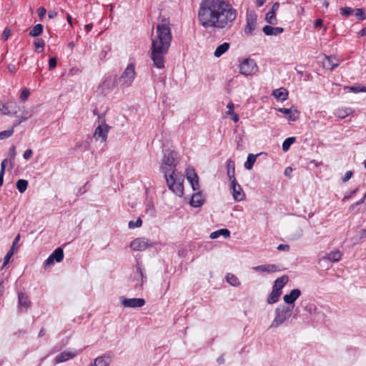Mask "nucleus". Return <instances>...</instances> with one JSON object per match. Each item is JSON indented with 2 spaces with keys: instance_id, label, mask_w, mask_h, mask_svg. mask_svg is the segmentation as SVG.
Returning <instances> with one entry per match:
<instances>
[{
  "instance_id": "obj_33",
  "label": "nucleus",
  "mask_w": 366,
  "mask_h": 366,
  "mask_svg": "<svg viewBox=\"0 0 366 366\" xmlns=\"http://www.w3.org/2000/svg\"><path fill=\"white\" fill-rule=\"evenodd\" d=\"M28 187V181L25 179H19L16 182V188L20 193H24Z\"/></svg>"
},
{
  "instance_id": "obj_7",
  "label": "nucleus",
  "mask_w": 366,
  "mask_h": 366,
  "mask_svg": "<svg viewBox=\"0 0 366 366\" xmlns=\"http://www.w3.org/2000/svg\"><path fill=\"white\" fill-rule=\"evenodd\" d=\"M110 127L103 120L100 124L95 129L94 137L96 139H101L102 142H105L107 139L108 133Z\"/></svg>"
},
{
  "instance_id": "obj_57",
  "label": "nucleus",
  "mask_w": 366,
  "mask_h": 366,
  "mask_svg": "<svg viewBox=\"0 0 366 366\" xmlns=\"http://www.w3.org/2000/svg\"><path fill=\"white\" fill-rule=\"evenodd\" d=\"M352 176V172L351 171H347L345 174V177L342 178V182H347Z\"/></svg>"
},
{
  "instance_id": "obj_35",
  "label": "nucleus",
  "mask_w": 366,
  "mask_h": 366,
  "mask_svg": "<svg viewBox=\"0 0 366 366\" xmlns=\"http://www.w3.org/2000/svg\"><path fill=\"white\" fill-rule=\"evenodd\" d=\"M352 109L350 108L339 109L336 111V115L340 118L344 119L351 114Z\"/></svg>"
},
{
  "instance_id": "obj_31",
  "label": "nucleus",
  "mask_w": 366,
  "mask_h": 366,
  "mask_svg": "<svg viewBox=\"0 0 366 366\" xmlns=\"http://www.w3.org/2000/svg\"><path fill=\"white\" fill-rule=\"evenodd\" d=\"M43 25L38 24L35 25L33 29L29 31V35L34 37L39 36L43 32Z\"/></svg>"
},
{
  "instance_id": "obj_63",
  "label": "nucleus",
  "mask_w": 366,
  "mask_h": 366,
  "mask_svg": "<svg viewBox=\"0 0 366 366\" xmlns=\"http://www.w3.org/2000/svg\"><path fill=\"white\" fill-rule=\"evenodd\" d=\"M57 15L56 12L54 11H49V14H48V16L50 19H53L54 17H56Z\"/></svg>"
},
{
  "instance_id": "obj_32",
  "label": "nucleus",
  "mask_w": 366,
  "mask_h": 366,
  "mask_svg": "<svg viewBox=\"0 0 366 366\" xmlns=\"http://www.w3.org/2000/svg\"><path fill=\"white\" fill-rule=\"evenodd\" d=\"M257 155L249 154L247 157V161L244 163V167L247 169H252L256 161Z\"/></svg>"
},
{
  "instance_id": "obj_62",
  "label": "nucleus",
  "mask_w": 366,
  "mask_h": 366,
  "mask_svg": "<svg viewBox=\"0 0 366 366\" xmlns=\"http://www.w3.org/2000/svg\"><path fill=\"white\" fill-rule=\"evenodd\" d=\"M322 26V20L320 19H316L315 21V27L318 28Z\"/></svg>"
},
{
  "instance_id": "obj_15",
  "label": "nucleus",
  "mask_w": 366,
  "mask_h": 366,
  "mask_svg": "<svg viewBox=\"0 0 366 366\" xmlns=\"http://www.w3.org/2000/svg\"><path fill=\"white\" fill-rule=\"evenodd\" d=\"M340 64V61L334 56L325 55L324 60L322 61V66L324 68L332 70L337 67Z\"/></svg>"
},
{
  "instance_id": "obj_55",
  "label": "nucleus",
  "mask_w": 366,
  "mask_h": 366,
  "mask_svg": "<svg viewBox=\"0 0 366 366\" xmlns=\"http://www.w3.org/2000/svg\"><path fill=\"white\" fill-rule=\"evenodd\" d=\"M290 245L285 244H281L277 247V249L280 251H285L287 252L290 250Z\"/></svg>"
},
{
  "instance_id": "obj_10",
  "label": "nucleus",
  "mask_w": 366,
  "mask_h": 366,
  "mask_svg": "<svg viewBox=\"0 0 366 366\" xmlns=\"http://www.w3.org/2000/svg\"><path fill=\"white\" fill-rule=\"evenodd\" d=\"M122 305L124 307L139 308L145 305V300L143 298H121Z\"/></svg>"
},
{
  "instance_id": "obj_18",
  "label": "nucleus",
  "mask_w": 366,
  "mask_h": 366,
  "mask_svg": "<svg viewBox=\"0 0 366 366\" xmlns=\"http://www.w3.org/2000/svg\"><path fill=\"white\" fill-rule=\"evenodd\" d=\"M204 202V198L202 192H197L193 194L190 200V204L194 207H201Z\"/></svg>"
},
{
  "instance_id": "obj_4",
  "label": "nucleus",
  "mask_w": 366,
  "mask_h": 366,
  "mask_svg": "<svg viewBox=\"0 0 366 366\" xmlns=\"http://www.w3.org/2000/svg\"><path fill=\"white\" fill-rule=\"evenodd\" d=\"M294 305H282L275 309V317L272 320L270 327H278L287 321L292 316Z\"/></svg>"
},
{
  "instance_id": "obj_19",
  "label": "nucleus",
  "mask_w": 366,
  "mask_h": 366,
  "mask_svg": "<svg viewBox=\"0 0 366 366\" xmlns=\"http://www.w3.org/2000/svg\"><path fill=\"white\" fill-rule=\"evenodd\" d=\"M342 254L340 250H334L327 253L325 257H324V259H327L332 262H339L342 259Z\"/></svg>"
},
{
  "instance_id": "obj_20",
  "label": "nucleus",
  "mask_w": 366,
  "mask_h": 366,
  "mask_svg": "<svg viewBox=\"0 0 366 366\" xmlns=\"http://www.w3.org/2000/svg\"><path fill=\"white\" fill-rule=\"evenodd\" d=\"M262 30L263 32L267 36H277L278 34H282L284 31V29L282 27H272L269 25L264 26Z\"/></svg>"
},
{
  "instance_id": "obj_5",
  "label": "nucleus",
  "mask_w": 366,
  "mask_h": 366,
  "mask_svg": "<svg viewBox=\"0 0 366 366\" xmlns=\"http://www.w3.org/2000/svg\"><path fill=\"white\" fill-rule=\"evenodd\" d=\"M136 78L135 64L130 63L127 65L120 77L118 82L121 86L129 87L134 82Z\"/></svg>"
},
{
  "instance_id": "obj_47",
  "label": "nucleus",
  "mask_w": 366,
  "mask_h": 366,
  "mask_svg": "<svg viewBox=\"0 0 366 366\" xmlns=\"http://www.w3.org/2000/svg\"><path fill=\"white\" fill-rule=\"evenodd\" d=\"M365 199H366V193L365 194L364 197L361 199H360L356 203L352 204V205H350V207L349 208L350 210V211H353L357 205H360V204H362V203H364Z\"/></svg>"
},
{
  "instance_id": "obj_1",
  "label": "nucleus",
  "mask_w": 366,
  "mask_h": 366,
  "mask_svg": "<svg viewBox=\"0 0 366 366\" xmlns=\"http://www.w3.org/2000/svg\"><path fill=\"white\" fill-rule=\"evenodd\" d=\"M237 15V10L226 0H202L198 20L205 29H224L232 26Z\"/></svg>"
},
{
  "instance_id": "obj_11",
  "label": "nucleus",
  "mask_w": 366,
  "mask_h": 366,
  "mask_svg": "<svg viewBox=\"0 0 366 366\" xmlns=\"http://www.w3.org/2000/svg\"><path fill=\"white\" fill-rule=\"evenodd\" d=\"M64 259V252L61 247H58L46 259L44 262L45 267H49L54 264L56 261V262H60Z\"/></svg>"
},
{
  "instance_id": "obj_56",
  "label": "nucleus",
  "mask_w": 366,
  "mask_h": 366,
  "mask_svg": "<svg viewBox=\"0 0 366 366\" xmlns=\"http://www.w3.org/2000/svg\"><path fill=\"white\" fill-rule=\"evenodd\" d=\"M37 12L39 18L42 19L45 16L46 10L44 7H40L38 9Z\"/></svg>"
},
{
  "instance_id": "obj_6",
  "label": "nucleus",
  "mask_w": 366,
  "mask_h": 366,
  "mask_svg": "<svg viewBox=\"0 0 366 366\" xmlns=\"http://www.w3.org/2000/svg\"><path fill=\"white\" fill-rule=\"evenodd\" d=\"M239 73L244 76H252L258 71V66L254 59L246 58L240 61Z\"/></svg>"
},
{
  "instance_id": "obj_24",
  "label": "nucleus",
  "mask_w": 366,
  "mask_h": 366,
  "mask_svg": "<svg viewBox=\"0 0 366 366\" xmlns=\"http://www.w3.org/2000/svg\"><path fill=\"white\" fill-rule=\"evenodd\" d=\"M288 280H289V277L287 275H283L280 277H278L274 281L273 288L277 289L278 291H282V288L287 283Z\"/></svg>"
},
{
  "instance_id": "obj_64",
  "label": "nucleus",
  "mask_w": 366,
  "mask_h": 366,
  "mask_svg": "<svg viewBox=\"0 0 366 366\" xmlns=\"http://www.w3.org/2000/svg\"><path fill=\"white\" fill-rule=\"evenodd\" d=\"M230 116L232 117V119L234 122H237L239 121V119L238 114H237L236 113H234L233 114H232Z\"/></svg>"
},
{
  "instance_id": "obj_22",
  "label": "nucleus",
  "mask_w": 366,
  "mask_h": 366,
  "mask_svg": "<svg viewBox=\"0 0 366 366\" xmlns=\"http://www.w3.org/2000/svg\"><path fill=\"white\" fill-rule=\"evenodd\" d=\"M234 172H235V164L234 162L229 159L227 161V173L229 178V180L233 181V179H236L234 177Z\"/></svg>"
},
{
  "instance_id": "obj_13",
  "label": "nucleus",
  "mask_w": 366,
  "mask_h": 366,
  "mask_svg": "<svg viewBox=\"0 0 366 366\" xmlns=\"http://www.w3.org/2000/svg\"><path fill=\"white\" fill-rule=\"evenodd\" d=\"M247 25L244 29V32L247 34H251L255 29L257 25V15L250 12L247 14Z\"/></svg>"
},
{
  "instance_id": "obj_51",
  "label": "nucleus",
  "mask_w": 366,
  "mask_h": 366,
  "mask_svg": "<svg viewBox=\"0 0 366 366\" xmlns=\"http://www.w3.org/2000/svg\"><path fill=\"white\" fill-rule=\"evenodd\" d=\"M29 91L26 89H23L21 93V95H20V98L22 99V100H26L29 98Z\"/></svg>"
},
{
  "instance_id": "obj_61",
  "label": "nucleus",
  "mask_w": 366,
  "mask_h": 366,
  "mask_svg": "<svg viewBox=\"0 0 366 366\" xmlns=\"http://www.w3.org/2000/svg\"><path fill=\"white\" fill-rule=\"evenodd\" d=\"M217 362L219 365H222L225 362V360H224V355H222L221 356H219L217 359Z\"/></svg>"
},
{
  "instance_id": "obj_9",
  "label": "nucleus",
  "mask_w": 366,
  "mask_h": 366,
  "mask_svg": "<svg viewBox=\"0 0 366 366\" xmlns=\"http://www.w3.org/2000/svg\"><path fill=\"white\" fill-rule=\"evenodd\" d=\"M152 245L153 244L144 237L137 238L130 243V247L134 251H144Z\"/></svg>"
},
{
  "instance_id": "obj_3",
  "label": "nucleus",
  "mask_w": 366,
  "mask_h": 366,
  "mask_svg": "<svg viewBox=\"0 0 366 366\" xmlns=\"http://www.w3.org/2000/svg\"><path fill=\"white\" fill-rule=\"evenodd\" d=\"M178 163V153L167 149L164 152L160 170L164 174L169 189L177 196L182 197L184 194V179L182 175L176 173Z\"/></svg>"
},
{
  "instance_id": "obj_16",
  "label": "nucleus",
  "mask_w": 366,
  "mask_h": 366,
  "mask_svg": "<svg viewBox=\"0 0 366 366\" xmlns=\"http://www.w3.org/2000/svg\"><path fill=\"white\" fill-rule=\"evenodd\" d=\"M301 295V291L299 289L291 290L290 294L285 295L283 300L287 305H294L295 300Z\"/></svg>"
},
{
  "instance_id": "obj_12",
  "label": "nucleus",
  "mask_w": 366,
  "mask_h": 366,
  "mask_svg": "<svg viewBox=\"0 0 366 366\" xmlns=\"http://www.w3.org/2000/svg\"><path fill=\"white\" fill-rule=\"evenodd\" d=\"M79 354L76 350H65L55 357V364H59L75 357Z\"/></svg>"
},
{
  "instance_id": "obj_41",
  "label": "nucleus",
  "mask_w": 366,
  "mask_h": 366,
  "mask_svg": "<svg viewBox=\"0 0 366 366\" xmlns=\"http://www.w3.org/2000/svg\"><path fill=\"white\" fill-rule=\"evenodd\" d=\"M353 14L360 20L362 21L366 19V14L362 9H355Z\"/></svg>"
},
{
  "instance_id": "obj_60",
  "label": "nucleus",
  "mask_w": 366,
  "mask_h": 366,
  "mask_svg": "<svg viewBox=\"0 0 366 366\" xmlns=\"http://www.w3.org/2000/svg\"><path fill=\"white\" fill-rule=\"evenodd\" d=\"M280 4L278 2H275L272 7L271 12H274L276 14L277 11L279 9Z\"/></svg>"
},
{
  "instance_id": "obj_52",
  "label": "nucleus",
  "mask_w": 366,
  "mask_h": 366,
  "mask_svg": "<svg viewBox=\"0 0 366 366\" xmlns=\"http://www.w3.org/2000/svg\"><path fill=\"white\" fill-rule=\"evenodd\" d=\"M227 107L228 109V111L227 112V115L230 116L234 113V105L232 102H229L227 104Z\"/></svg>"
},
{
  "instance_id": "obj_54",
  "label": "nucleus",
  "mask_w": 366,
  "mask_h": 366,
  "mask_svg": "<svg viewBox=\"0 0 366 366\" xmlns=\"http://www.w3.org/2000/svg\"><path fill=\"white\" fill-rule=\"evenodd\" d=\"M32 154H33L32 150L27 149L24 152L23 157L26 160H29L31 157Z\"/></svg>"
},
{
  "instance_id": "obj_28",
  "label": "nucleus",
  "mask_w": 366,
  "mask_h": 366,
  "mask_svg": "<svg viewBox=\"0 0 366 366\" xmlns=\"http://www.w3.org/2000/svg\"><path fill=\"white\" fill-rule=\"evenodd\" d=\"M221 235H222L225 238H229L230 237V232L227 229H220L212 232L209 237L211 239H216Z\"/></svg>"
},
{
  "instance_id": "obj_26",
  "label": "nucleus",
  "mask_w": 366,
  "mask_h": 366,
  "mask_svg": "<svg viewBox=\"0 0 366 366\" xmlns=\"http://www.w3.org/2000/svg\"><path fill=\"white\" fill-rule=\"evenodd\" d=\"M229 44L227 42H224L220 45H219L216 50L214 51V55L216 57H220L222 54H224L225 52L228 51L229 49Z\"/></svg>"
},
{
  "instance_id": "obj_29",
  "label": "nucleus",
  "mask_w": 366,
  "mask_h": 366,
  "mask_svg": "<svg viewBox=\"0 0 366 366\" xmlns=\"http://www.w3.org/2000/svg\"><path fill=\"white\" fill-rule=\"evenodd\" d=\"M273 95L277 99L284 101L287 99L288 93L285 89L280 88V89L274 90L273 92Z\"/></svg>"
},
{
  "instance_id": "obj_44",
  "label": "nucleus",
  "mask_w": 366,
  "mask_h": 366,
  "mask_svg": "<svg viewBox=\"0 0 366 366\" xmlns=\"http://www.w3.org/2000/svg\"><path fill=\"white\" fill-rule=\"evenodd\" d=\"M142 224V220L140 217H139L136 222L130 221L128 224V227L129 229H134L136 227H139Z\"/></svg>"
},
{
  "instance_id": "obj_23",
  "label": "nucleus",
  "mask_w": 366,
  "mask_h": 366,
  "mask_svg": "<svg viewBox=\"0 0 366 366\" xmlns=\"http://www.w3.org/2000/svg\"><path fill=\"white\" fill-rule=\"evenodd\" d=\"M19 298V307H24L25 309H28L31 305V302L29 300V297L26 295L23 292L18 293Z\"/></svg>"
},
{
  "instance_id": "obj_27",
  "label": "nucleus",
  "mask_w": 366,
  "mask_h": 366,
  "mask_svg": "<svg viewBox=\"0 0 366 366\" xmlns=\"http://www.w3.org/2000/svg\"><path fill=\"white\" fill-rule=\"evenodd\" d=\"M109 363L110 360L109 357L101 356L97 357L91 366H109Z\"/></svg>"
},
{
  "instance_id": "obj_8",
  "label": "nucleus",
  "mask_w": 366,
  "mask_h": 366,
  "mask_svg": "<svg viewBox=\"0 0 366 366\" xmlns=\"http://www.w3.org/2000/svg\"><path fill=\"white\" fill-rule=\"evenodd\" d=\"M230 190L232 194L234 199L236 202H241L245 198V194L240 186L239 184L237 182L236 179H233L231 181Z\"/></svg>"
},
{
  "instance_id": "obj_53",
  "label": "nucleus",
  "mask_w": 366,
  "mask_h": 366,
  "mask_svg": "<svg viewBox=\"0 0 366 366\" xmlns=\"http://www.w3.org/2000/svg\"><path fill=\"white\" fill-rule=\"evenodd\" d=\"M358 191V188H356L355 189H353L352 191L350 192L349 194H346L344 198H343V201H346L347 199H349L350 198H351L354 194H355Z\"/></svg>"
},
{
  "instance_id": "obj_2",
  "label": "nucleus",
  "mask_w": 366,
  "mask_h": 366,
  "mask_svg": "<svg viewBox=\"0 0 366 366\" xmlns=\"http://www.w3.org/2000/svg\"><path fill=\"white\" fill-rule=\"evenodd\" d=\"M169 21L164 19L157 26L156 34L152 38L151 58L154 66L158 69L164 67V57L172 42Z\"/></svg>"
},
{
  "instance_id": "obj_42",
  "label": "nucleus",
  "mask_w": 366,
  "mask_h": 366,
  "mask_svg": "<svg viewBox=\"0 0 366 366\" xmlns=\"http://www.w3.org/2000/svg\"><path fill=\"white\" fill-rule=\"evenodd\" d=\"M14 129L11 127L7 130H4L0 132V140L7 139L10 137L14 134Z\"/></svg>"
},
{
  "instance_id": "obj_17",
  "label": "nucleus",
  "mask_w": 366,
  "mask_h": 366,
  "mask_svg": "<svg viewBox=\"0 0 366 366\" xmlns=\"http://www.w3.org/2000/svg\"><path fill=\"white\" fill-rule=\"evenodd\" d=\"M256 272L273 273L280 271L277 265L274 264H262L254 267Z\"/></svg>"
},
{
  "instance_id": "obj_58",
  "label": "nucleus",
  "mask_w": 366,
  "mask_h": 366,
  "mask_svg": "<svg viewBox=\"0 0 366 366\" xmlns=\"http://www.w3.org/2000/svg\"><path fill=\"white\" fill-rule=\"evenodd\" d=\"M7 162H8L7 159H4V160L1 162V171H0V172H3L4 174L5 173V169H6V167Z\"/></svg>"
},
{
  "instance_id": "obj_45",
  "label": "nucleus",
  "mask_w": 366,
  "mask_h": 366,
  "mask_svg": "<svg viewBox=\"0 0 366 366\" xmlns=\"http://www.w3.org/2000/svg\"><path fill=\"white\" fill-rule=\"evenodd\" d=\"M14 253V250L13 248H11L10 250L6 253V254L4 257V263L2 265V268L4 267L9 262L10 259L13 256Z\"/></svg>"
},
{
  "instance_id": "obj_39",
  "label": "nucleus",
  "mask_w": 366,
  "mask_h": 366,
  "mask_svg": "<svg viewBox=\"0 0 366 366\" xmlns=\"http://www.w3.org/2000/svg\"><path fill=\"white\" fill-rule=\"evenodd\" d=\"M354 9H352L351 7H342L340 9V14L345 17L347 18L349 16L353 14Z\"/></svg>"
},
{
  "instance_id": "obj_43",
  "label": "nucleus",
  "mask_w": 366,
  "mask_h": 366,
  "mask_svg": "<svg viewBox=\"0 0 366 366\" xmlns=\"http://www.w3.org/2000/svg\"><path fill=\"white\" fill-rule=\"evenodd\" d=\"M197 178H198V176L194 169H187V179H188V181L189 182L194 181L195 179H197Z\"/></svg>"
},
{
  "instance_id": "obj_50",
  "label": "nucleus",
  "mask_w": 366,
  "mask_h": 366,
  "mask_svg": "<svg viewBox=\"0 0 366 366\" xmlns=\"http://www.w3.org/2000/svg\"><path fill=\"white\" fill-rule=\"evenodd\" d=\"M189 183L192 185V187L193 190L196 191V190H199V179H198V178L195 179L192 182H190Z\"/></svg>"
},
{
  "instance_id": "obj_46",
  "label": "nucleus",
  "mask_w": 366,
  "mask_h": 366,
  "mask_svg": "<svg viewBox=\"0 0 366 366\" xmlns=\"http://www.w3.org/2000/svg\"><path fill=\"white\" fill-rule=\"evenodd\" d=\"M11 34V30L9 27H6L2 33L1 39L4 41L7 40Z\"/></svg>"
},
{
  "instance_id": "obj_34",
  "label": "nucleus",
  "mask_w": 366,
  "mask_h": 366,
  "mask_svg": "<svg viewBox=\"0 0 366 366\" xmlns=\"http://www.w3.org/2000/svg\"><path fill=\"white\" fill-rule=\"evenodd\" d=\"M265 19H266V21L271 25H274L277 23V20L276 18V14L274 12H271V11L267 12L266 14Z\"/></svg>"
},
{
  "instance_id": "obj_49",
  "label": "nucleus",
  "mask_w": 366,
  "mask_h": 366,
  "mask_svg": "<svg viewBox=\"0 0 366 366\" xmlns=\"http://www.w3.org/2000/svg\"><path fill=\"white\" fill-rule=\"evenodd\" d=\"M56 66V59L52 57L49 61V68L50 70L54 69Z\"/></svg>"
},
{
  "instance_id": "obj_21",
  "label": "nucleus",
  "mask_w": 366,
  "mask_h": 366,
  "mask_svg": "<svg viewBox=\"0 0 366 366\" xmlns=\"http://www.w3.org/2000/svg\"><path fill=\"white\" fill-rule=\"evenodd\" d=\"M278 111L282 114H287L290 121H296L299 117V112L297 110L293 111L291 108H280Z\"/></svg>"
},
{
  "instance_id": "obj_25",
  "label": "nucleus",
  "mask_w": 366,
  "mask_h": 366,
  "mask_svg": "<svg viewBox=\"0 0 366 366\" xmlns=\"http://www.w3.org/2000/svg\"><path fill=\"white\" fill-rule=\"evenodd\" d=\"M282 291H278L272 287V290L267 297V302L269 305L274 304L279 300Z\"/></svg>"
},
{
  "instance_id": "obj_37",
  "label": "nucleus",
  "mask_w": 366,
  "mask_h": 366,
  "mask_svg": "<svg viewBox=\"0 0 366 366\" xmlns=\"http://www.w3.org/2000/svg\"><path fill=\"white\" fill-rule=\"evenodd\" d=\"M137 271L138 272V274L139 276L140 280H139V286L142 287L144 282L147 281V277L144 274V269L142 268L140 266H138L137 268Z\"/></svg>"
},
{
  "instance_id": "obj_30",
  "label": "nucleus",
  "mask_w": 366,
  "mask_h": 366,
  "mask_svg": "<svg viewBox=\"0 0 366 366\" xmlns=\"http://www.w3.org/2000/svg\"><path fill=\"white\" fill-rule=\"evenodd\" d=\"M227 282L234 287H238L240 285V282L239 279L233 274L228 273L226 276Z\"/></svg>"
},
{
  "instance_id": "obj_40",
  "label": "nucleus",
  "mask_w": 366,
  "mask_h": 366,
  "mask_svg": "<svg viewBox=\"0 0 366 366\" xmlns=\"http://www.w3.org/2000/svg\"><path fill=\"white\" fill-rule=\"evenodd\" d=\"M305 310L310 315H315L317 313V307L313 303H309L305 307Z\"/></svg>"
},
{
  "instance_id": "obj_36",
  "label": "nucleus",
  "mask_w": 366,
  "mask_h": 366,
  "mask_svg": "<svg viewBox=\"0 0 366 366\" xmlns=\"http://www.w3.org/2000/svg\"><path fill=\"white\" fill-rule=\"evenodd\" d=\"M34 47H35V51L38 53H40L43 51V49L45 45V42L42 39L38 38L34 41Z\"/></svg>"
},
{
  "instance_id": "obj_38",
  "label": "nucleus",
  "mask_w": 366,
  "mask_h": 366,
  "mask_svg": "<svg viewBox=\"0 0 366 366\" xmlns=\"http://www.w3.org/2000/svg\"><path fill=\"white\" fill-rule=\"evenodd\" d=\"M295 137H288L282 143V150L284 152H287L292 144H293L295 142Z\"/></svg>"
},
{
  "instance_id": "obj_59",
  "label": "nucleus",
  "mask_w": 366,
  "mask_h": 366,
  "mask_svg": "<svg viewBox=\"0 0 366 366\" xmlns=\"http://www.w3.org/2000/svg\"><path fill=\"white\" fill-rule=\"evenodd\" d=\"M7 68H8L9 71L11 73H15L17 70L16 66L13 64H9Z\"/></svg>"
},
{
  "instance_id": "obj_48",
  "label": "nucleus",
  "mask_w": 366,
  "mask_h": 366,
  "mask_svg": "<svg viewBox=\"0 0 366 366\" xmlns=\"http://www.w3.org/2000/svg\"><path fill=\"white\" fill-rule=\"evenodd\" d=\"M31 117V114L29 112L24 111L21 117H18V119L19 121H21V122H22L27 120Z\"/></svg>"
},
{
  "instance_id": "obj_14",
  "label": "nucleus",
  "mask_w": 366,
  "mask_h": 366,
  "mask_svg": "<svg viewBox=\"0 0 366 366\" xmlns=\"http://www.w3.org/2000/svg\"><path fill=\"white\" fill-rule=\"evenodd\" d=\"M18 111L15 102H8L1 104L0 102V114L16 115Z\"/></svg>"
}]
</instances>
